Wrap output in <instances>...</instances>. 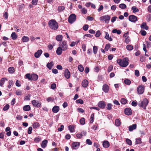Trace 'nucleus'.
<instances>
[{
  "label": "nucleus",
  "instance_id": "nucleus-59",
  "mask_svg": "<svg viewBox=\"0 0 151 151\" xmlns=\"http://www.w3.org/2000/svg\"><path fill=\"white\" fill-rule=\"evenodd\" d=\"M56 84L55 83H52L51 85V88L52 89H54L56 88Z\"/></svg>",
  "mask_w": 151,
  "mask_h": 151
},
{
  "label": "nucleus",
  "instance_id": "nucleus-38",
  "mask_svg": "<svg viewBox=\"0 0 151 151\" xmlns=\"http://www.w3.org/2000/svg\"><path fill=\"white\" fill-rule=\"evenodd\" d=\"M40 126L38 122H36L34 123L33 125V127L34 129Z\"/></svg>",
  "mask_w": 151,
  "mask_h": 151
},
{
  "label": "nucleus",
  "instance_id": "nucleus-45",
  "mask_svg": "<svg viewBox=\"0 0 151 151\" xmlns=\"http://www.w3.org/2000/svg\"><path fill=\"white\" fill-rule=\"evenodd\" d=\"M142 143L141 139L140 138H137L136 139L135 144H141Z\"/></svg>",
  "mask_w": 151,
  "mask_h": 151
},
{
  "label": "nucleus",
  "instance_id": "nucleus-55",
  "mask_svg": "<svg viewBox=\"0 0 151 151\" xmlns=\"http://www.w3.org/2000/svg\"><path fill=\"white\" fill-rule=\"evenodd\" d=\"M9 85H8L7 87L8 88H10L11 86L12 85V83H13V81L12 80H9Z\"/></svg>",
  "mask_w": 151,
  "mask_h": 151
},
{
  "label": "nucleus",
  "instance_id": "nucleus-50",
  "mask_svg": "<svg viewBox=\"0 0 151 151\" xmlns=\"http://www.w3.org/2000/svg\"><path fill=\"white\" fill-rule=\"evenodd\" d=\"M81 12L83 14H85L87 13V10L85 8H82Z\"/></svg>",
  "mask_w": 151,
  "mask_h": 151
},
{
  "label": "nucleus",
  "instance_id": "nucleus-41",
  "mask_svg": "<svg viewBox=\"0 0 151 151\" xmlns=\"http://www.w3.org/2000/svg\"><path fill=\"white\" fill-rule=\"evenodd\" d=\"M65 9V7L64 6H60L58 8V11L59 12H61L63 10Z\"/></svg>",
  "mask_w": 151,
  "mask_h": 151
},
{
  "label": "nucleus",
  "instance_id": "nucleus-27",
  "mask_svg": "<svg viewBox=\"0 0 151 151\" xmlns=\"http://www.w3.org/2000/svg\"><path fill=\"white\" fill-rule=\"evenodd\" d=\"M105 38L110 41L112 40V39L111 37H109V34L107 32H106V35L105 37Z\"/></svg>",
  "mask_w": 151,
  "mask_h": 151
},
{
  "label": "nucleus",
  "instance_id": "nucleus-28",
  "mask_svg": "<svg viewBox=\"0 0 151 151\" xmlns=\"http://www.w3.org/2000/svg\"><path fill=\"white\" fill-rule=\"evenodd\" d=\"M29 40V38L28 37L24 36L22 38V41L23 42H27Z\"/></svg>",
  "mask_w": 151,
  "mask_h": 151
},
{
  "label": "nucleus",
  "instance_id": "nucleus-33",
  "mask_svg": "<svg viewBox=\"0 0 151 151\" xmlns=\"http://www.w3.org/2000/svg\"><path fill=\"white\" fill-rule=\"evenodd\" d=\"M112 105L111 103H109L106 105V108L108 110H110L111 109Z\"/></svg>",
  "mask_w": 151,
  "mask_h": 151
},
{
  "label": "nucleus",
  "instance_id": "nucleus-14",
  "mask_svg": "<svg viewBox=\"0 0 151 151\" xmlns=\"http://www.w3.org/2000/svg\"><path fill=\"white\" fill-rule=\"evenodd\" d=\"M42 51L41 50H39L35 54V56L36 58H39L42 53Z\"/></svg>",
  "mask_w": 151,
  "mask_h": 151
},
{
  "label": "nucleus",
  "instance_id": "nucleus-2",
  "mask_svg": "<svg viewBox=\"0 0 151 151\" xmlns=\"http://www.w3.org/2000/svg\"><path fill=\"white\" fill-rule=\"evenodd\" d=\"M48 25L50 29L54 30L57 29L58 27V23L53 19L49 21Z\"/></svg>",
  "mask_w": 151,
  "mask_h": 151
},
{
  "label": "nucleus",
  "instance_id": "nucleus-61",
  "mask_svg": "<svg viewBox=\"0 0 151 151\" xmlns=\"http://www.w3.org/2000/svg\"><path fill=\"white\" fill-rule=\"evenodd\" d=\"M135 75L137 77H138L139 76V73L138 70H135Z\"/></svg>",
  "mask_w": 151,
  "mask_h": 151
},
{
  "label": "nucleus",
  "instance_id": "nucleus-31",
  "mask_svg": "<svg viewBox=\"0 0 151 151\" xmlns=\"http://www.w3.org/2000/svg\"><path fill=\"white\" fill-rule=\"evenodd\" d=\"M94 113L92 114L91 116V117L90 119V122L91 123H92L93 121L94 120Z\"/></svg>",
  "mask_w": 151,
  "mask_h": 151
},
{
  "label": "nucleus",
  "instance_id": "nucleus-9",
  "mask_svg": "<svg viewBox=\"0 0 151 151\" xmlns=\"http://www.w3.org/2000/svg\"><path fill=\"white\" fill-rule=\"evenodd\" d=\"M129 19L131 22H135L137 20V17L134 15H130L129 17Z\"/></svg>",
  "mask_w": 151,
  "mask_h": 151
},
{
  "label": "nucleus",
  "instance_id": "nucleus-56",
  "mask_svg": "<svg viewBox=\"0 0 151 151\" xmlns=\"http://www.w3.org/2000/svg\"><path fill=\"white\" fill-rule=\"evenodd\" d=\"M126 142H127V143L129 145H132V141H131L128 139H126Z\"/></svg>",
  "mask_w": 151,
  "mask_h": 151
},
{
  "label": "nucleus",
  "instance_id": "nucleus-64",
  "mask_svg": "<svg viewBox=\"0 0 151 151\" xmlns=\"http://www.w3.org/2000/svg\"><path fill=\"white\" fill-rule=\"evenodd\" d=\"M86 18L88 20L90 21H92L94 20V18L90 16H88Z\"/></svg>",
  "mask_w": 151,
  "mask_h": 151
},
{
  "label": "nucleus",
  "instance_id": "nucleus-47",
  "mask_svg": "<svg viewBox=\"0 0 151 151\" xmlns=\"http://www.w3.org/2000/svg\"><path fill=\"white\" fill-rule=\"evenodd\" d=\"M9 107V104L6 105L3 108V110L4 111H6L8 109Z\"/></svg>",
  "mask_w": 151,
  "mask_h": 151
},
{
  "label": "nucleus",
  "instance_id": "nucleus-24",
  "mask_svg": "<svg viewBox=\"0 0 151 151\" xmlns=\"http://www.w3.org/2000/svg\"><path fill=\"white\" fill-rule=\"evenodd\" d=\"M103 147L106 148L108 147L109 146V142L107 141H104L103 143Z\"/></svg>",
  "mask_w": 151,
  "mask_h": 151
},
{
  "label": "nucleus",
  "instance_id": "nucleus-53",
  "mask_svg": "<svg viewBox=\"0 0 151 151\" xmlns=\"http://www.w3.org/2000/svg\"><path fill=\"white\" fill-rule=\"evenodd\" d=\"M64 128V126L63 125H61L60 126V127H59L58 129V130L59 131L61 132L62 131L63 129Z\"/></svg>",
  "mask_w": 151,
  "mask_h": 151
},
{
  "label": "nucleus",
  "instance_id": "nucleus-23",
  "mask_svg": "<svg viewBox=\"0 0 151 151\" xmlns=\"http://www.w3.org/2000/svg\"><path fill=\"white\" fill-rule=\"evenodd\" d=\"M47 140H45L43 141L42 142L41 145V147L43 148H45L47 146Z\"/></svg>",
  "mask_w": 151,
  "mask_h": 151
},
{
  "label": "nucleus",
  "instance_id": "nucleus-43",
  "mask_svg": "<svg viewBox=\"0 0 151 151\" xmlns=\"http://www.w3.org/2000/svg\"><path fill=\"white\" fill-rule=\"evenodd\" d=\"M115 124L116 126H119L120 125V122L118 119H117L115 120Z\"/></svg>",
  "mask_w": 151,
  "mask_h": 151
},
{
  "label": "nucleus",
  "instance_id": "nucleus-58",
  "mask_svg": "<svg viewBox=\"0 0 151 151\" xmlns=\"http://www.w3.org/2000/svg\"><path fill=\"white\" fill-rule=\"evenodd\" d=\"M88 24H85L83 27V29L85 31H86L88 30Z\"/></svg>",
  "mask_w": 151,
  "mask_h": 151
},
{
  "label": "nucleus",
  "instance_id": "nucleus-60",
  "mask_svg": "<svg viewBox=\"0 0 151 151\" xmlns=\"http://www.w3.org/2000/svg\"><path fill=\"white\" fill-rule=\"evenodd\" d=\"M38 0H32V4L34 5L37 4Z\"/></svg>",
  "mask_w": 151,
  "mask_h": 151
},
{
  "label": "nucleus",
  "instance_id": "nucleus-1",
  "mask_svg": "<svg viewBox=\"0 0 151 151\" xmlns=\"http://www.w3.org/2000/svg\"><path fill=\"white\" fill-rule=\"evenodd\" d=\"M129 60L127 58L122 59H119L117 60V63L119 65L122 67H126L128 65Z\"/></svg>",
  "mask_w": 151,
  "mask_h": 151
},
{
  "label": "nucleus",
  "instance_id": "nucleus-10",
  "mask_svg": "<svg viewBox=\"0 0 151 151\" xmlns=\"http://www.w3.org/2000/svg\"><path fill=\"white\" fill-rule=\"evenodd\" d=\"M64 74L65 77L66 78L68 79L70 78V74L68 69H65V70Z\"/></svg>",
  "mask_w": 151,
  "mask_h": 151
},
{
  "label": "nucleus",
  "instance_id": "nucleus-7",
  "mask_svg": "<svg viewBox=\"0 0 151 151\" xmlns=\"http://www.w3.org/2000/svg\"><path fill=\"white\" fill-rule=\"evenodd\" d=\"M32 103L33 106L35 107H40L41 105V103L37 100H34L32 101Z\"/></svg>",
  "mask_w": 151,
  "mask_h": 151
},
{
  "label": "nucleus",
  "instance_id": "nucleus-36",
  "mask_svg": "<svg viewBox=\"0 0 151 151\" xmlns=\"http://www.w3.org/2000/svg\"><path fill=\"white\" fill-rule=\"evenodd\" d=\"M78 69L81 72H83L84 70V68L83 66L81 65H80L78 66Z\"/></svg>",
  "mask_w": 151,
  "mask_h": 151
},
{
  "label": "nucleus",
  "instance_id": "nucleus-6",
  "mask_svg": "<svg viewBox=\"0 0 151 151\" xmlns=\"http://www.w3.org/2000/svg\"><path fill=\"white\" fill-rule=\"evenodd\" d=\"M76 20V16L74 14H71L69 17L68 22L70 24L73 23Z\"/></svg>",
  "mask_w": 151,
  "mask_h": 151
},
{
  "label": "nucleus",
  "instance_id": "nucleus-46",
  "mask_svg": "<svg viewBox=\"0 0 151 151\" xmlns=\"http://www.w3.org/2000/svg\"><path fill=\"white\" fill-rule=\"evenodd\" d=\"M127 102V100L124 98H122L121 100V102L122 104H124L126 103Z\"/></svg>",
  "mask_w": 151,
  "mask_h": 151
},
{
  "label": "nucleus",
  "instance_id": "nucleus-57",
  "mask_svg": "<svg viewBox=\"0 0 151 151\" xmlns=\"http://www.w3.org/2000/svg\"><path fill=\"white\" fill-rule=\"evenodd\" d=\"M16 94L18 95H22V91L20 90H17L16 91Z\"/></svg>",
  "mask_w": 151,
  "mask_h": 151
},
{
  "label": "nucleus",
  "instance_id": "nucleus-30",
  "mask_svg": "<svg viewBox=\"0 0 151 151\" xmlns=\"http://www.w3.org/2000/svg\"><path fill=\"white\" fill-rule=\"evenodd\" d=\"M8 71L10 73H13L14 72V69L13 67H11L8 69Z\"/></svg>",
  "mask_w": 151,
  "mask_h": 151
},
{
  "label": "nucleus",
  "instance_id": "nucleus-20",
  "mask_svg": "<svg viewBox=\"0 0 151 151\" xmlns=\"http://www.w3.org/2000/svg\"><path fill=\"white\" fill-rule=\"evenodd\" d=\"M31 80L36 81L37 79L38 76L35 74H33L31 75Z\"/></svg>",
  "mask_w": 151,
  "mask_h": 151
},
{
  "label": "nucleus",
  "instance_id": "nucleus-3",
  "mask_svg": "<svg viewBox=\"0 0 151 151\" xmlns=\"http://www.w3.org/2000/svg\"><path fill=\"white\" fill-rule=\"evenodd\" d=\"M149 101L148 100L145 98L143 99L142 101L140 102L138 104V105L140 107H142L144 109H146V107L148 104Z\"/></svg>",
  "mask_w": 151,
  "mask_h": 151
},
{
  "label": "nucleus",
  "instance_id": "nucleus-11",
  "mask_svg": "<svg viewBox=\"0 0 151 151\" xmlns=\"http://www.w3.org/2000/svg\"><path fill=\"white\" fill-rule=\"evenodd\" d=\"M124 112L125 114L127 115H130L132 114L131 109L129 108H127L124 109Z\"/></svg>",
  "mask_w": 151,
  "mask_h": 151
},
{
  "label": "nucleus",
  "instance_id": "nucleus-49",
  "mask_svg": "<svg viewBox=\"0 0 151 151\" xmlns=\"http://www.w3.org/2000/svg\"><path fill=\"white\" fill-rule=\"evenodd\" d=\"M146 17L147 18V21L149 22L151 20V14H149L146 16Z\"/></svg>",
  "mask_w": 151,
  "mask_h": 151
},
{
  "label": "nucleus",
  "instance_id": "nucleus-15",
  "mask_svg": "<svg viewBox=\"0 0 151 151\" xmlns=\"http://www.w3.org/2000/svg\"><path fill=\"white\" fill-rule=\"evenodd\" d=\"M60 109L59 106H55L53 107L52 109V111L54 113H57L58 112Z\"/></svg>",
  "mask_w": 151,
  "mask_h": 151
},
{
  "label": "nucleus",
  "instance_id": "nucleus-63",
  "mask_svg": "<svg viewBox=\"0 0 151 151\" xmlns=\"http://www.w3.org/2000/svg\"><path fill=\"white\" fill-rule=\"evenodd\" d=\"M3 17H4V19H6L8 17V13L7 12H5L4 14Z\"/></svg>",
  "mask_w": 151,
  "mask_h": 151
},
{
  "label": "nucleus",
  "instance_id": "nucleus-25",
  "mask_svg": "<svg viewBox=\"0 0 151 151\" xmlns=\"http://www.w3.org/2000/svg\"><path fill=\"white\" fill-rule=\"evenodd\" d=\"M54 65L53 62L51 61L47 64V67L50 69L51 70L52 68Z\"/></svg>",
  "mask_w": 151,
  "mask_h": 151
},
{
  "label": "nucleus",
  "instance_id": "nucleus-51",
  "mask_svg": "<svg viewBox=\"0 0 151 151\" xmlns=\"http://www.w3.org/2000/svg\"><path fill=\"white\" fill-rule=\"evenodd\" d=\"M110 47V44H107L106 45L104 49L106 51H107Z\"/></svg>",
  "mask_w": 151,
  "mask_h": 151
},
{
  "label": "nucleus",
  "instance_id": "nucleus-44",
  "mask_svg": "<svg viewBox=\"0 0 151 151\" xmlns=\"http://www.w3.org/2000/svg\"><path fill=\"white\" fill-rule=\"evenodd\" d=\"M80 123L82 125H84L85 124V119L84 118H81L80 120Z\"/></svg>",
  "mask_w": 151,
  "mask_h": 151
},
{
  "label": "nucleus",
  "instance_id": "nucleus-4",
  "mask_svg": "<svg viewBox=\"0 0 151 151\" xmlns=\"http://www.w3.org/2000/svg\"><path fill=\"white\" fill-rule=\"evenodd\" d=\"M110 17L109 15H106L101 17L99 18L100 21H104L105 23H108L110 20Z\"/></svg>",
  "mask_w": 151,
  "mask_h": 151
},
{
  "label": "nucleus",
  "instance_id": "nucleus-5",
  "mask_svg": "<svg viewBox=\"0 0 151 151\" xmlns=\"http://www.w3.org/2000/svg\"><path fill=\"white\" fill-rule=\"evenodd\" d=\"M59 45L60 48L63 49V51L66 50L68 48V45L66 42L65 41L60 42Z\"/></svg>",
  "mask_w": 151,
  "mask_h": 151
},
{
  "label": "nucleus",
  "instance_id": "nucleus-19",
  "mask_svg": "<svg viewBox=\"0 0 151 151\" xmlns=\"http://www.w3.org/2000/svg\"><path fill=\"white\" fill-rule=\"evenodd\" d=\"M7 79L5 78H3L0 80V86L1 87L3 86L5 81H7Z\"/></svg>",
  "mask_w": 151,
  "mask_h": 151
},
{
  "label": "nucleus",
  "instance_id": "nucleus-18",
  "mask_svg": "<svg viewBox=\"0 0 151 151\" xmlns=\"http://www.w3.org/2000/svg\"><path fill=\"white\" fill-rule=\"evenodd\" d=\"M141 28L143 29H145L146 30H148L149 27L147 26L146 23L145 22H143L141 26Z\"/></svg>",
  "mask_w": 151,
  "mask_h": 151
},
{
  "label": "nucleus",
  "instance_id": "nucleus-54",
  "mask_svg": "<svg viewBox=\"0 0 151 151\" xmlns=\"http://www.w3.org/2000/svg\"><path fill=\"white\" fill-rule=\"evenodd\" d=\"M41 139V138H40L38 137H36L34 139V140L35 142H37L40 141Z\"/></svg>",
  "mask_w": 151,
  "mask_h": 151
},
{
  "label": "nucleus",
  "instance_id": "nucleus-40",
  "mask_svg": "<svg viewBox=\"0 0 151 151\" xmlns=\"http://www.w3.org/2000/svg\"><path fill=\"white\" fill-rule=\"evenodd\" d=\"M119 7L122 9H124L126 8L127 6L125 4H122L119 5Z\"/></svg>",
  "mask_w": 151,
  "mask_h": 151
},
{
  "label": "nucleus",
  "instance_id": "nucleus-12",
  "mask_svg": "<svg viewBox=\"0 0 151 151\" xmlns=\"http://www.w3.org/2000/svg\"><path fill=\"white\" fill-rule=\"evenodd\" d=\"M79 145L80 143L79 142H74L72 143V146L73 149L76 150L78 148Z\"/></svg>",
  "mask_w": 151,
  "mask_h": 151
},
{
  "label": "nucleus",
  "instance_id": "nucleus-48",
  "mask_svg": "<svg viewBox=\"0 0 151 151\" xmlns=\"http://www.w3.org/2000/svg\"><path fill=\"white\" fill-rule=\"evenodd\" d=\"M26 77L28 78L29 80H31V75L30 73H27L25 75Z\"/></svg>",
  "mask_w": 151,
  "mask_h": 151
},
{
  "label": "nucleus",
  "instance_id": "nucleus-32",
  "mask_svg": "<svg viewBox=\"0 0 151 151\" xmlns=\"http://www.w3.org/2000/svg\"><path fill=\"white\" fill-rule=\"evenodd\" d=\"M63 36L61 35H59L56 36V39L58 41H61L62 40Z\"/></svg>",
  "mask_w": 151,
  "mask_h": 151
},
{
  "label": "nucleus",
  "instance_id": "nucleus-22",
  "mask_svg": "<svg viewBox=\"0 0 151 151\" xmlns=\"http://www.w3.org/2000/svg\"><path fill=\"white\" fill-rule=\"evenodd\" d=\"M103 91L105 93H107L109 90L108 86L104 84L103 86Z\"/></svg>",
  "mask_w": 151,
  "mask_h": 151
},
{
  "label": "nucleus",
  "instance_id": "nucleus-42",
  "mask_svg": "<svg viewBox=\"0 0 151 151\" xmlns=\"http://www.w3.org/2000/svg\"><path fill=\"white\" fill-rule=\"evenodd\" d=\"M98 50V47L97 46H94L93 47V51L94 54H96Z\"/></svg>",
  "mask_w": 151,
  "mask_h": 151
},
{
  "label": "nucleus",
  "instance_id": "nucleus-35",
  "mask_svg": "<svg viewBox=\"0 0 151 151\" xmlns=\"http://www.w3.org/2000/svg\"><path fill=\"white\" fill-rule=\"evenodd\" d=\"M132 9L133 10V12L134 13L136 12H138L139 11V10L135 6H134L132 8Z\"/></svg>",
  "mask_w": 151,
  "mask_h": 151
},
{
  "label": "nucleus",
  "instance_id": "nucleus-29",
  "mask_svg": "<svg viewBox=\"0 0 151 151\" xmlns=\"http://www.w3.org/2000/svg\"><path fill=\"white\" fill-rule=\"evenodd\" d=\"M23 109L25 111H29L30 109V106L29 105H25L23 107Z\"/></svg>",
  "mask_w": 151,
  "mask_h": 151
},
{
  "label": "nucleus",
  "instance_id": "nucleus-21",
  "mask_svg": "<svg viewBox=\"0 0 151 151\" xmlns=\"http://www.w3.org/2000/svg\"><path fill=\"white\" fill-rule=\"evenodd\" d=\"M62 51H63V49H62L59 46L58 48L56 51L57 54L58 55H60L62 53Z\"/></svg>",
  "mask_w": 151,
  "mask_h": 151
},
{
  "label": "nucleus",
  "instance_id": "nucleus-17",
  "mask_svg": "<svg viewBox=\"0 0 151 151\" xmlns=\"http://www.w3.org/2000/svg\"><path fill=\"white\" fill-rule=\"evenodd\" d=\"M88 81L86 80L85 79L82 82V85L84 88L87 87L88 86Z\"/></svg>",
  "mask_w": 151,
  "mask_h": 151
},
{
  "label": "nucleus",
  "instance_id": "nucleus-8",
  "mask_svg": "<svg viewBox=\"0 0 151 151\" xmlns=\"http://www.w3.org/2000/svg\"><path fill=\"white\" fill-rule=\"evenodd\" d=\"M145 87L143 85H140L137 88V92L139 94H142L144 91Z\"/></svg>",
  "mask_w": 151,
  "mask_h": 151
},
{
  "label": "nucleus",
  "instance_id": "nucleus-26",
  "mask_svg": "<svg viewBox=\"0 0 151 151\" xmlns=\"http://www.w3.org/2000/svg\"><path fill=\"white\" fill-rule=\"evenodd\" d=\"M11 37L13 40H15L17 38V35L16 34L15 32H13L11 35Z\"/></svg>",
  "mask_w": 151,
  "mask_h": 151
},
{
  "label": "nucleus",
  "instance_id": "nucleus-39",
  "mask_svg": "<svg viewBox=\"0 0 151 151\" xmlns=\"http://www.w3.org/2000/svg\"><path fill=\"white\" fill-rule=\"evenodd\" d=\"M127 49L129 50H131L133 49V47L131 45H127L126 46Z\"/></svg>",
  "mask_w": 151,
  "mask_h": 151
},
{
  "label": "nucleus",
  "instance_id": "nucleus-37",
  "mask_svg": "<svg viewBox=\"0 0 151 151\" xmlns=\"http://www.w3.org/2000/svg\"><path fill=\"white\" fill-rule=\"evenodd\" d=\"M124 83L127 85H130L131 83V81L128 79H125L124 81Z\"/></svg>",
  "mask_w": 151,
  "mask_h": 151
},
{
  "label": "nucleus",
  "instance_id": "nucleus-16",
  "mask_svg": "<svg viewBox=\"0 0 151 151\" xmlns=\"http://www.w3.org/2000/svg\"><path fill=\"white\" fill-rule=\"evenodd\" d=\"M137 127V125L136 124H132L129 127V130L130 131H132L134 129H135Z\"/></svg>",
  "mask_w": 151,
  "mask_h": 151
},
{
  "label": "nucleus",
  "instance_id": "nucleus-62",
  "mask_svg": "<svg viewBox=\"0 0 151 151\" xmlns=\"http://www.w3.org/2000/svg\"><path fill=\"white\" fill-rule=\"evenodd\" d=\"M32 127H29L28 129V131L27 133L28 134H30L32 133Z\"/></svg>",
  "mask_w": 151,
  "mask_h": 151
},
{
  "label": "nucleus",
  "instance_id": "nucleus-52",
  "mask_svg": "<svg viewBox=\"0 0 151 151\" xmlns=\"http://www.w3.org/2000/svg\"><path fill=\"white\" fill-rule=\"evenodd\" d=\"M76 103L77 104H83V101L82 99H79L77 100L76 101Z\"/></svg>",
  "mask_w": 151,
  "mask_h": 151
},
{
  "label": "nucleus",
  "instance_id": "nucleus-13",
  "mask_svg": "<svg viewBox=\"0 0 151 151\" xmlns=\"http://www.w3.org/2000/svg\"><path fill=\"white\" fill-rule=\"evenodd\" d=\"M98 106L101 108L104 109L106 106V104L104 101H101L99 102L98 103Z\"/></svg>",
  "mask_w": 151,
  "mask_h": 151
},
{
  "label": "nucleus",
  "instance_id": "nucleus-34",
  "mask_svg": "<svg viewBox=\"0 0 151 151\" xmlns=\"http://www.w3.org/2000/svg\"><path fill=\"white\" fill-rule=\"evenodd\" d=\"M74 126L73 125H70L68 126L69 129L71 132H74Z\"/></svg>",
  "mask_w": 151,
  "mask_h": 151
}]
</instances>
